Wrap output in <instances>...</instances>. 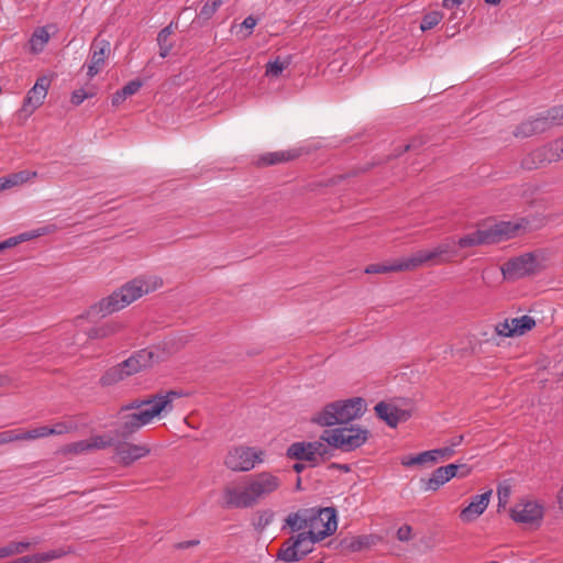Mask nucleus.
Instances as JSON below:
<instances>
[{"mask_svg": "<svg viewBox=\"0 0 563 563\" xmlns=\"http://www.w3.org/2000/svg\"><path fill=\"white\" fill-rule=\"evenodd\" d=\"M178 390H164L142 400H134L122 408L118 435L129 437L174 410V402L183 397Z\"/></svg>", "mask_w": 563, "mask_h": 563, "instance_id": "obj_1", "label": "nucleus"}, {"mask_svg": "<svg viewBox=\"0 0 563 563\" xmlns=\"http://www.w3.org/2000/svg\"><path fill=\"white\" fill-rule=\"evenodd\" d=\"M279 474L262 471L247 478L242 487H227L224 489L225 503L235 508H251L262 500L277 494L283 487Z\"/></svg>", "mask_w": 563, "mask_h": 563, "instance_id": "obj_2", "label": "nucleus"}, {"mask_svg": "<svg viewBox=\"0 0 563 563\" xmlns=\"http://www.w3.org/2000/svg\"><path fill=\"white\" fill-rule=\"evenodd\" d=\"M163 286V279L156 275H144L124 284L110 296L101 299L90 309L91 313L107 316L128 307L142 296Z\"/></svg>", "mask_w": 563, "mask_h": 563, "instance_id": "obj_3", "label": "nucleus"}, {"mask_svg": "<svg viewBox=\"0 0 563 563\" xmlns=\"http://www.w3.org/2000/svg\"><path fill=\"white\" fill-rule=\"evenodd\" d=\"M367 408L365 399L353 397L327 404L311 417V422L320 427L345 424L361 418Z\"/></svg>", "mask_w": 563, "mask_h": 563, "instance_id": "obj_4", "label": "nucleus"}, {"mask_svg": "<svg viewBox=\"0 0 563 563\" xmlns=\"http://www.w3.org/2000/svg\"><path fill=\"white\" fill-rule=\"evenodd\" d=\"M162 358L158 347L134 352L129 358L109 368L100 378L102 386L114 385L126 377L150 368Z\"/></svg>", "mask_w": 563, "mask_h": 563, "instance_id": "obj_5", "label": "nucleus"}, {"mask_svg": "<svg viewBox=\"0 0 563 563\" xmlns=\"http://www.w3.org/2000/svg\"><path fill=\"white\" fill-rule=\"evenodd\" d=\"M520 228L521 227L518 223L503 221L489 228L478 229L472 233L465 234L461 239L456 240V247L460 251V249H467L482 244L499 243L516 236Z\"/></svg>", "mask_w": 563, "mask_h": 563, "instance_id": "obj_6", "label": "nucleus"}, {"mask_svg": "<svg viewBox=\"0 0 563 563\" xmlns=\"http://www.w3.org/2000/svg\"><path fill=\"white\" fill-rule=\"evenodd\" d=\"M369 432L365 428L351 426L327 430L322 433V440L328 448L351 452L361 448L368 439Z\"/></svg>", "mask_w": 563, "mask_h": 563, "instance_id": "obj_7", "label": "nucleus"}, {"mask_svg": "<svg viewBox=\"0 0 563 563\" xmlns=\"http://www.w3.org/2000/svg\"><path fill=\"white\" fill-rule=\"evenodd\" d=\"M287 457L306 462L309 466H317L330 456V449L322 435L317 441H299L291 443L286 452Z\"/></svg>", "mask_w": 563, "mask_h": 563, "instance_id": "obj_8", "label": "nucleus"}, {"mask_svg": "<svg viewBox=\"0 0 563 563\" xmlns=\"http://www.w3.org/2000/svg\"><path fill=\"white\" fill-rule=\"evenodd\" d=\"M264 451L257 448L239 445L228 450L224 465L233 472H249L264 462Z\"/></svg>", "mask_w": 563, "mask_h": 563, "instance_id": "obj_9", "label": "nucleus"}, {"mask_svg": "<svg viewBox=\"0 0 563 563\" xmlns=\"http://www.w3.org/2000/svg\"><path fill=\"white\" fill-rule=\"evenodd\" d=\"M316 542H318V540H314L310 533L301 532L288 539L277 556L279 560L287 563L297 562L312 552Z\"/></svg>", "mask_w": 563, "mask_h": 563, "instance_id": "obj_10", "label": "nucleus"}, {"mask_svg": "<svg viewBox=\"0 0 563 563\" xmlns=\"http://www.w3.org/2000/svg\"><path fill=\"white\" fill-rule=\"evenodd\" d=\"M336 528V512L333 508L312 509L308 533H310L314 540H323L325 537L334 533Z\"/></svg>", "mask_w": 563, "mask_h": 563, "instance_id": "obj_11", "label": "nucleus"}, {"mask_svg": "<svg viewBox=\"0 0 563 563\" xmlns=\"http://www.w3.org/2000/svg\"><path fill=\"white\" fill-rule=\"evenodd\" d=\"M49 79L47 77H40L35 85L27 91L26 97L24 98L23 104L19 110V117L23 120H27L36 109H38L48 92L49 88Z\"/></svg>", "mask_w": 563, "mask_h": 563, "instance_id": "obj_12", "label": "nucleus"}, {"mask_svg": "<svg viewBox=\"0 0 563 563\" xmlns=\"http://www.w3.org/2000/svg\"><path fill=\"white\" fill-rule=\"evenodd\" d=\"M537 267L536 257L527 253L505 263L501 266V273L505 279L514 280L533 274Z\"/></svg>", "mask_w": 563, "mask_h": 563, "instance_id": "obj_13", "label": "nucleus"}, {"mask_svg": "<svg viewBox=\"0 0 563 563\" xmlns=\"http://www.w3.org/2000/svg\"><path fill=\"white\" fill-rule=\"evenodd\" d=\"M376 416L390 428H396L411 417V410L399 406L396 401H380L374 407Z\"/></svg>", "mask_w": 563, "mask_h": 563, "instance_id": "obj_14", "label": "nucleus"}, {"mask_svg": "<svg viewBox=\"0 0 563 563\" xmlns=\"http://www.w3.org/2000/svg\"><path fill=\"white\" fill-rule=\"evenodd\" d=\"M536 325V321L530 316H521L511 319H505L495 325L498 335L510 338L523 335Z\"/></svg>", "mask_w": 563, "mask_h": 563, "instance_id": "obj_15", "label": "nucleus"}, {"mask_svg": "<svg viewBox=\"0 0 563 563\" xmlns=\"http://www.w3.org/2000/svg\"><path fill=\"white\" fill-rule=\"evenodd\" d=\"M543 517V508L537 501L521 500L511 509V518L516 522L534 525Z\"/></svg>", "mask_w": 563, "mask_h": 563, "instance_id": "obj_16", "label": "nucleus"}, {"mask_svg": "<svg viewBox=\"0 0 563 563\" xmlns=\"http://www.w3.org/2000/svg\"><path fill=\"white\" fill-rule=\"evenodd\" d=\"M111 51L110 43L107 40L96 38L90 48V60L88 63V71L87 75L92 78L98 73H100L104 65L106 59L109 56Z\"/></svg>", "mask_w": 563, "mask_h": 563, "instance_id": "obj_17", "label": "nucleus"}, {"mask_svg": "<svg viewBox=\"0 0 563 563\" xmlns=\"http://www.w3.org/2000/svg\"><path fill=\"white\" fill-rule=\"evenodd\" d=\"M150 452L151 450L146 444L122 442L115 445V459L124 466L131 465L137 460L147 456Z\"/></svg>", "mask_w": 563, "mask_h": 563, "instance_id": "obj_18", "label": "nucleus"}, {"mask_svg": "<svg viewBox=\"0 0 563 563\" xmlns=\"http://www.w3.org/2000/svg\"><path fill=\"white\" fill-rule=\"evenodd\" d=\"M492 495L493 492L489 489L483 494L473 496L470 504L460 511L461 521L471 523L482 516L490 503Z\"/></svg>", "mask_w": 563, "mask_h": 563, "instance_id": "obj_19", "label": "nucleus"}, {"mask_svg": "<svg viewBox=\"0 0 563 563\" xmlns=\"http://www.w3.org/2000/svg\"><path fill=\"white\" fill-rule=\"evenodd\" d=\"M407 271H415L421 266H437L444 264L440 261V256L435 249L432 246L430 249L418 250L415 253L405 256Z\"/></svg>", "mask_w": 563, "mask_h": 563, "instance_id": "obj_20", "label": "nucleus"}, {"mask_svg": "<svg viewBox=\"0 0 563 563\" xmlns=\"http://www.w3.org/2000/svg\"><path fill=\"white\" fill-rule=\"evenodd\" d=\"M459 465L448 464L434 470L431 476L424 483V490H438L441 486L446 484L450 479L457 475Z\"/></svg>", "mask_w": 563, "mask_h": 563, "instance_id": "obj_21", "label": "nucleus"}, {"mask_svg": "<svg viewBox=\"0 0 563 563\" xmlns=\"http://www.w3.org/2000/svg\"><path fill=\"white\" fill-rule=\"evenodd\" d=\"M379 538L374 534H362L345 538L342 545L350 552H360L375 545Z\"/></svg>", "mask_w": 563, "mask_h": 563, "instance_id": "obj_22", "label": "nucleus"}, {"mask_svg": "<svg viewBox=\"0 0 563 563\" xmlns=\"http://www.w3.org/2000/svg\"><path fill=\"white\" fill-rule=\"evenodd\" d=\"M35 177H37V173L32 170H20L18 173L0 177V191L21 186Z\"/></svg>", "mask_w": 563, "mask_h": 563, "instance_id": "obj_23", "label": "nucleus"}, {"mask_svg": "<svg viewBox=\"0 0 563 563\" xmlns=\"http://www.w3.org/2000/svg\"><path fill=\"white\" fill-rule=\"evenodd\" d=\"M540 163L553 162L560 159L563 156V139L556 140L555 142L537 150L533 153Z\"/></svg>", "mask_w": 563, "mask_h": 563, "instance_id": "obj_24", "label": "nucleus"}, {"mask_svg": "<svg viewBox=\"0 0 563 563\" xmlns=\"http://www.w3.org/2000/svg\"><path fill=\"white\" fill-rule=\"evenodd\" d=\"M393 272H408L405 256L384 264H371L365 268L366 274H386Z\"/></svg>", "mask_w": 563, "mask_h": 563, "instance_id": "obj_25", "label": "nucleus"}, {"mask_svg": "<svg viewBox=\"0 0 563 563\" xmlns=\"http://www.w3.org/2000/svg\"><path fill=\"white\" fill-rule=\"evenodd\" d=\"M312 509H301L287 516L286 525L292 531L309 530Z\"/></svg>", "mask_w": 563, "mask_h": 563, "instance_id": "obj_26", "label": "nucleus"}, {"mask_svg": "<svg viewBox=\"0 0 563 563\" xmlns=\"http://www.w3.org/2000/svg\"><path fill=\"white\" fill-rule=\"evenodd\" d=\"M433 247L438 252L440 261L444 264L451 263L456 256H459L456 240L454 238H446Z\"/></svg>", "mask_w": 563, "mask_h": 563, "instance_id": "obj_27", "label": "nucleus"}, {"mask_svg": "<svg viewBox=\"0 0 563 563\" xmlns=\"http://www.w3.org/2000/svg\"><path fill=\"white\" fill-rule=\"evenodd\" d=\"M547 125H548V119L537 118L534 120L521 123L517 129L516 135L527 137V136H530L536 133L544 131Z\"/></svg>", "mask_w": 563, "mask_h": 563, "instance_id": "obj_28", "label": "nucleus"}, {"mask_svg": "<svg viewBox=\"0 0 563 563\" xmlns=\"http://www.w3.org/2000/svg\"><path fill=\"white\" fill-rule=\"evenodd\" d=\"M48 232H51V230L48 228H43V229H38L33 232H25V233H21V234L16 235V236L9 238V239L0 242V252L4 251L7 249L13 247L21 242L29 241L31 239L41 236Z\"/></svg>", "mask_w": 563, "mask_h": 563, "instance_id": "obj_29", "label": "nucleus"}, {"mask_svg": "<svg viewBox=\"0 0 563 563\" xmlns=\"http://www.w3.org/2000/svg\"><path fill=\"white\" fill-rule=\"evenodd\" d=\"M291 64L290 56H277L275 59L269 60L266 64L265 76L269 78H277L282 75V73L287 69Z\"/></svg>", "mask_w": 563, "mask_h": 563, "instance_id": "obj_30", "label": "nucleus"}, {"mask_svg": "<svg viewBox=\"0 0 563 563\" xmlns=\"http://www.w3.org/2000/svg\"><path fill=\"white\" fill-rule=\"evenodd\" d=\"M141 87H142V81H140V80H132V81L128 82L121 90L117 91L112 96V100H111L112 104L114 107L120 106L128 97H131L134 93H136Z\"/></svg>", "mask_w": 563, "mask_h": 563, "instance_id": "obj_31", "label": "nucleus"}, {"mask_svg": "<svg viewBox=\"0 0 563 563\" xmlns=\"http://www.w3.org/2000/svg\"><path fill=\"white\" fill-rule=\"evenodd\" d=\"M122 328L121 323L118 321H109L100 327L93 328L89 331V338L91 339H102L110 336Z\"/></svg>", "mask_w": 563, "mask_h": 563, "instance_id": "obj_32", "label": "nucleus"}, {"mask_svg": "<svg viewBox=\"0 0 563 563\" xmlns=\"http://www.w3.org/2000/svg\"><path fill=\"white\" fill-rule=\"evenodd\" d=\"M454 453L455 451L452 448H440L421 452V455L423 459V464H427L437 463L441 460H448L453 456Z\"/></svg>", "mask_w": 563, "mask_h": 563, "instance_id": "obj_33", "label": "nucleus"}, {"mask_svg": "<svg viewBox=\"0 0 563 563\" xmlns=\"http://www.w3.org/2000/svg\"><path fill=\"white\" fill-rule=\"evenodd\" d=\"M299 153L298 151H278L274 153H268L264 155L261 161L266 165H274L282 162L291 161L296 157H298Z\"/></svg>", "mask_w": 563, "mask_h": 563, "instance_id": "obj_34", "label": "nucleus"}, {"mask_svg": "<svg viewBox=\"0 0 563 563\" xmlns=\"http://www.w3.org/2000/svg\"><path fill=\"white\" fill-rule=\"evenodd\" d=\"M77 429V423L74 419L63 420L54 423L52 427L46 426L48 435H62L73 432Z\"/></svg>", "mask_w": 563, "mask_h": 563, "instance_id": "obj_35", "label": "nucleus"}, {"mask_svg": "<svg viewBox=\"0 0 563 563\" xmlns=\"http://www.w3.org/2000/svg\"><path fill=\"white\" fill-rule=\"evenodd\" d=\"M49 40V34L45 29H37L31 40H30V47L33 53H40L44 49L45 45L47 44Z\"/></svg>", "mask_w": 563, "mask_h": 563, "instance_id": "obj_36", "label": "nucleus"}, {"mask_svg": "<svg viewBox=\"0 0 563 563\" xmlns=\"http://www.w3.org/2000/svg\"><path fill=\"white\" fill-rule=\"evenodd\" d=\"M114 444V438L110 433L98 434L89 438V445L91 450H101Z\"/></svg>", "mask_w": 563, "mask_h": 563, "instance_id": "obj_37", "label": "nucleus"}, {"mask_svg": "<svg viewBox=\"0 0 563 563\" xmlns=\"http://www.w3.org/2000/svg\"><path fill=\"white\" fill-rule=\"evenodd\" d=\"M47 437L46 426L36 427L31 430L20 429L21 441H34Z\"/></svg>", "mask_w": 563, "mask_h": 563, "instance_id": "obj_38", "label": "nucleus"}, {"mask_svg": "<svg viewBox=\"0 0 563 563\" xmlns=\"http://www.w3.org/2000/svg\"><path fill=\"white\" fill-rule=\"evenodd\" d=\"M442 20V14L438 11L430 12L426 14L421 21L420 29L421 31H428L434 27Z\"/></svg>", "mask_w": 563, "mask_h": 563, "instance_id": "obj_39", "label": "nucleus"}, {"mask_svg": "<svg viewBox=\"0 0 563 563\" xmlns=\"http://www.w3.org/2000/svg\"><path fill=\"white\" fill-rule=\"evenodd\" d=\"M221 4L222 0H212L211 2H206L200 10V18L209 20L216 13V11L219 9Z\"/></svg>", "mask_w": 563, "mask_h": 563, "instance_id": "obj_40", "label": "nucleus"}, {"mask_svg": "<svg viewBox=\"0 0 563 563\" xmlns=\"http://www.w3.org/2000/svg\"><path fill=\"white\" fill-rule=\"evenodd\" d=\"M274 517L275 515L272 510H263L262 512L258 514L256 528L260 530H264L273 522Z\"/></svg>", "mask_w": 563, "mask_h": 563, "instance_id": "obj_41", "label": "nucleus"}, {"mask_svg": "<svg viewBox=\"0 0 563 563\" xmlns=\"http://www.w3.org/2000/svg\"><path fill=\"white\" fill-rule=\"evenodd\" d=\"M13 542H14L15 552L18 554H22L30 548L40 544L41 539L35 537V538H31V539H27L24 541H13Z\"/></svg>", "mask_w": 563, "mask_h": 563, "instance_id": "obj_42", "label": "nucleus"}, {"mask_svg": "<svg viewBox=\"0 0 563 563\" xmlns=\"http://www.w3.org/2000/svg\"><path fill=\"white\" fill-rule=\"evenodd\" d=\"M87 451H90L89 439L71 443L67 446V452L74 453V454H78V453H82V452H87Z\"/></svg>", "mask_w": 563, "mask_h": 563, "instance_id": "obj_43", "label": "nucleus"}, {"mask_svg": "<svg viewBox=\"0 0 563 563\" xmlns=\"http://www.w3.org/2000/svg\"><path fill=\"white\" fill-rule=\"evenodd\" d=\"M14 441H21L20 429L0 432V444L10 443Z\"/></svg>", "mask_w": 563, "mask_h": 563, "instance_id": "obj_44", "label": "nucleus"}, {"mask_svg": "<svg viewBox=\"0 0 563 563\" xmlns=\"http://www.w3.org/2000/svg\"><path fill=\"white\" fill-rule=\"evenodd\" d=\"M422 464H423V459H422L421 453H419L417 455H407L401 459V465H404L406 467H410L413 465H422Z\"/></svg>", "mask_w": 563, "mask_h": 563, "instance_id": "obj_45", "label": "nucleus"}, {"mask_svg": "<svg viewBox=\"0 0 563 563\" xmlns=\"http://www.w3.org/2000/svg\"><path fill=\"white\" fill-rule=\"evenodd\" d=\"M93 93H88L86 92L84 89H78V90H75L71 95V102L75 104V106H79L80 103L84 102V100L92 97Z\"/></svg>", "mask_w": 563, "mask_h": 563, "instance_id": "obj_46", "label": "nucleus"}, {"mask_svg": "<svg viewBox=\"0 0 563 563\" xmlns=\"http://www.w3.org/2000/svg\"><path fill=\"white\" fill-rule=\"evenodd\" d=\"M551 121L555 124L563 123V106L554 107L549 111Z\"/></svg>", "mask_w": 563, "mask_h": 563, "instance_id": "obj_47", "label": "nucleus"}, {"mask_svg": "<svg viewBox=\"0 0 563 563\" xmlns=\"http://www.w3.org/2000/svg\"><path fill=\"white\" fill-rule=\"evenodd\" d=\"M256 24H257V20L252 15L244 19V21L241 24V29H245V31H246L244 34V37L249 36L252 33V31L256 26Z\"/></svg>", "mask_w": 563, "mask_h": 563, "instance_id": "obj_48", "label": "nucleus"}, {"mask_svg": "<svg viewBox=\"0 0 563 563\" xmlns=\"http://www.w3.org/2000/svg\"><path fill=\"white\" fill-rule=\"evenodd\" d=\"M411 527L410 526H401L398 530H397V538L399 541H409L411 539Z\"/></svg>", "mask_w": 563, "mask_h": 563, "instance_id": "obj_49", "label": "nucleus"}, {"mask_svg": "<svg viewBox=\"0 0 563 563\" xmlns=\"http://www.w3.org/2000/svg\"><path fill=\"white\" fill-rule=\"evenodd\" d=\"M11 555H18L14 548V542H9L8 544L0 547V560L11 556Z\"/></svg>", "mask_w": 563, "mask_h": 563, "instance_id": "obj_50", "label": "nucleus"}, {"mask_svg": "<svg viewBox=\"0 0 563 563\" xmlns=\"http://www.w3.org/2000/svg\"><path fill=\"white\" fill-rule=\"evenodd\" d=\"M497 494H498L499 507H504L508 501V498L510 496V490L508 487H499Z\"/></svg>", "mask_w": 563, "mask_h": 563, "instance_id": "obj_51", "label": "nucleus"}, {"mask_svg": "<svg viewBox=\"0 0 563 563\" xmlns=\"http://www.w3.org/2000/svg\"><path fill=\"white\" fill-rule=\"evenodd\" d=\"M459 465V471H457V475L459 477H467L471 473H472V467L466 465V464H457Z\"/></svg>", "mask_w": 563, "mask_h": 563, "instance_id": "obj_52", "label": "nucleus"}, {"mask_svg": "<svg viewBox=\"0 0 563 563\" xmlns=\"http://www.w3.org/2000/svg\"><path fill=\"white\" fill-rule=\"evenodd\" d=\"M200 543V541L198 539H192V540H189V541H183V542H179L176 544V548L177 549H187V548H190V547H196Z\"/></svg>", "mask_w": 563, "mask_h": 563, "instance_id": "obj_53", "label": "nucleus"}, {"mask_svg": "<svg viewBox=\"0 0 563 563\" xmlns=\"http://www.w3.org/2000/svg\"><path fill=\"white\" fill-rule=\"evenodd\" d=\"M464 0H443V7L446 9H453L460 4H462Z\"/></svg>", "mask_w": 563, "mask_h": 563, "instance_id": "obj_54", "label": "nucleus"}, {"mask_svg": "<svg viewBox=\"0 0 563 563\" xmlns=\"http://www.w3.org/2000/svg\"><path fill=\"white\" fill-rule=\"evenodd\" d=\"M463 439L464 437L462 434L453 437L450 440V445H448L446 448H452L454 450L455 446H459L463 442Z\"/></svg>", "mask_w": 563, "mask_h": 563, "instance_id": "obj_55", "label": "nucleus"}, {"mask_svg": "<svg viewBox=\"0 0 563 563\" xmlns=\"http://www.w3.org/2000/svg\"><path fill=\"white\" fill-rule=\"evenodd\" d=\"M170 49H172V44H166V45L159 46L161 57H163V58L166 57L169 54Z\"/></svg>", "mask_w": 563, "mask_h": 563, "instance_id": "obj_56", "label": "nucleus"}, {"mask_svg": "<svg viewBox=\"0 0 563 563\" xmlns=\"http://www.w3.org/2000/svg\"><path fill=\"white\" fill-rule=\"evenodd\" d=\"M172 27L170 26H166L165 29H163L158 35L162 36L163 40H168L170 34H172Z\"/></svg>", "mask_w": 563, "mask_h": 563, "instance_id": "obj_57", "label": "nucleus"}, {"mask_svg": "<svg viewBox=\"0 0 563 563\" xmlns=\"http://www.w3.org/2000/svg\"><path fill=\"white\" fill-rule=\"evenodd\" d=\"M303 463H305V462H300V461H298L297 463H295V464H294V471H295L296 473H301V472L305 470V467H306V465H305Z\"/></svg>", "mask_w": 563, "mask_h": 563, "instance_id": "obj_58", "label": "nucleus"}, {"mask_svg": "<svg viewBox=\"0 0 563 563\" xmlns=\"http://www.w3.org/2000/svg\"><path fill=\"white\" fill-rule=\"evenodd\" d=\"M157 42H158V45L162 46V45H166V44H172L169 42V38L168 40H163L161 35H157Z\"/></svg>", "mask_w": 563, "mask_h": 563, "instance_id": "obj_59", "label": "nucleus"}, {"mask_svg": "<svg viewBox=\"0 0 563 563\" xmlns=\"http://www.w3.org/2000/svg\"><path fill=\"white\" fill-rule=\"evenodd\" d=\"M8 377L7 376H3V375H0V386H3L8 383Z\"/></svg>", "mask_w": 563, "mask_h": 563, "instance_id": "obj_60", "label": "nucleus"}, {"mask_svg": "<svg viewBox=\"0 0 563 563\" xmlns=\"http://www.w3.org/2000/svg\"><path fill=\"white\" fill-rule=\"evenodd\" d=\"M500 1H501V0H485V2H486L487 4H494V5H496V4H498V3H500Z\"/></svg>", "mask_w": 563, "mask_h": 563, "instance_id": "obj_61", "label": "nucleus"}, {"mask_svg": "<svg viewBox=\"0 0 563 563\" xmlns=\"http://www.w3.org/2000/svg\"><path fill=\"white\" fill-rule=\"evenodd\" d=\"M559 504H560V508L563 509V490L560 494Z\"/></svg>", "mask_w": 563, "mask_h": 563, "instance_id": "obj_62", "label": "nucleus"}]
</instances>
